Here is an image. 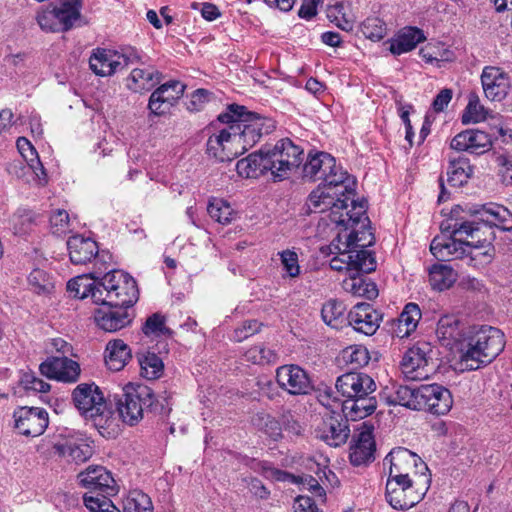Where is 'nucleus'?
<instances>
[{"label":"nucleus","mask_w":512,"mask_h":512,"mask_svg":"<svg viewBox=\"0 0 512 512\" xmlns=\"http://www.w3.org/2000/svg\"><path fill=\"white\" fill-rule=\"evenodd\" d=\"M370 221L364 227L361 225H345L337 228V235L329 244L331 254L330 267L335 271H346L349 276L353 273H370L375 270L376 262L367 247L375 242L374 234L369 227Z\"/></svg>","instance_id":"1"},{"label":"nucleus","mask_w":512,"mask_h":512,"mask_svg":"<svg viewBox=\"0 0 512 512\" xmlns=\"http://www.w3.org/2000/svg\"><path fill=\"white\" fill-rule=\"evenodd\" d=\"M355 191L346 193L344 188L320 184L308 198V207L312 212L330 210L329 219L336 229L345 225L364 227L369 218L366 215V202L354 200Z\"/></svg>","instance_id":"2"},{"label":"nucleus","mask_w":512,"mask_h":512,"mask_svg":"<svg viewBox=\"0 0 512 512\" xmlns=\"http://www.w3.org/2000/svg\"><path fill=\"white\" fill-rule=\"evenodd\" d=\"M217 119L223 124H230L240 155L253 147L263 134H269L275 129L273 120L250 113L244 106L237 104L229 105Z\"/></svg>","instance_id":"3"},{"label":"nucleus","mask_w":512,"mask_h":512,"mask_svg":"<svg viewBox=\"0 0 512 512\" xmlns=\"http://www.w3.org/2000/svg\"><path fill=\"white\" fill-rule=\"evenodd\" d=\"M504 346V334L499 329L491 326L473 327L460 348V365L462 369L477 370L494 360Z\"/></svg>","instance_id":"4"},{"label":"nucleus","mask_w":512,"mask_h":512,"mask_svg":"<svg viewBox=\"0 0 512 512\" xmlns=\"http://www.w3.org/2000/svg\"><path fill=\"white\" fill-rule=\"evenodd\" d=\"M393 401L413 410H424L436 415H444L452 407L450 391L439 384L420 386H398Z\"/></svg>","instance_id":"5"},{"label":"nucleus","mask_w":512,"mask_h":512,"mask_svg":"<svg viewBox=\"0 0 512 512\" xmlns=\"http://www.w3.org/2000/svg\"><path fill=\"white\" fill-rule=\"evenodd\" d=\"M303 174L312 181L322 180L321 184L344 188L346 193L355 191V178L338 166L334 157L325 152L309 155L303 167Z\"/></svg>","instance_id":"6"},{"label":"nucleus","mask_w":512,"mask_h":512,"mask_svg":"<svg viewBox=\"0 0 512 512\" xmlns=\"http://www.w3.org/2000/svg\"><path fill=\"white\" fill-rule=\"evenodd\" d=\"M99 285L104 301L100 305L132 307L138 300L136 281L122 270H111L101 276Z\"/></svg>","instance_id":"7"},{"label":"nucleus","mask_w":512,"mask_h":512,"mask_svg":"<svg viewBox=\"0 0 512 512\" xmlns=\"http://www.w3.org/2000/svg\"><path fill=\"white\" fill-rule=\"evenodd\" d=\"M266 163L274 180H284L303 161V150L290 139L279 140L273 147L266 146Z\"/></svg>","instance_id":"8"},{"label":"nucleus","mask_w":512,"mask_h":512,"mask_svg":"<svg viewBox=\"0 0 512 512\" xmlns=\"http://www.w3.org/2000/svg\"><path fill=\"white\" fill-rule=\"evenodd\" d=\"M151 392L146 386L132 384L122 388L120 394L114 395L117 411L122 421L130 426L143 418L144 408L151 405Z\"/></svg>","instance_id":"9"},{"label":"nucleus","mask_w":512,"mask_h":512,"mask_svg":"<svg viewBox=\"0 0 512 512\" xmlns=\"http://www.w3.org/2000/svg\"><path fill=\"white\" fill-rule=\"evenodd\" d=\"M75 407L86 418L94 421L96 426H102L109 418L110 412L100 388L94 383H81L72 393Z\"/></svg>","instance_id":"10"},{"label":"nucleus","mask_w":512,"mask_h":512,"mask_svg":"<svg viewBox=\"0 0 512 512\" xmlns=\"http://www.w3.org/2000/svg\"><path fill=\"white\" fill-rule=\"evenodd\" d=\"M139 60L138 51L132 47L125 48L121 52L96 48L89 58V66L96 75L106 77Z\"/></svg>","instance_id":"11"},{"label":"nucleus","mask_w":512,"mask_h":512,"mask_svg":"<svg viewBox=\"0 0 512 512\" xmlns=\"http://www.w3.org/2000/svg\"><path fill=\"white\" fill-rule=\"evenodd\" d=\"M14 428L25 437H38L48 427V412L41 407L21 406L13 412Z\"/></svg>","instance_id":"12"},{"label":"nucleus","mask_w":512,"mask_h":512,"mask_svg":"<svg viewBox=\"0 0 512 512\" xmlns=\"http://www.w3.org/2000/svg\"><path fill=\"white\" fill-rule=\"evenodd\" d=\"M429 352H431L429 344L421 343L412 346L404 353L400 368L407 380L419 381L429 377L432 371L429 367Z\"/></svg>","instance_id":"13"},{"label":"nucleus","mask_w":512,"mask_h":512,"mask_svg":"<svg viewBox=\"0 0 512 512\" xmlns=\"http://www.w3.org/2000/svg\"><path fill=\"white\" fill-rule=\"evenodd\" d=\"M348 419L343 412L331 411L327 413L315 430L316 437L329 446L338 447L343 445L350 435Z\"/></svg>","instance_id":"14"},{"label":"nucleus","mask_w":512,"mask_h":512,"mask_svg":"<svg viewBox=\"0 0 512 512\" xmlns=\"http://www.w3.org/2000/svg\"><path fill=\"white\" fill-rule=\"evenodd\" d=\"M67 249L70 260L75 265H85L92 260L95 261V265L101 270V266L106 263L107 259H110V255L106 252L99 253V248L91 238L83 237L82 235H74L67 241Z\"/></svg>","instance_id":"15"},{"label":"nucleus","mask_w":512,"mask_h":512,"mask_svg":"<svg viewBox=\"0 0 512 512\" xmlns=\"http://www.w3.org/2000/svg\"><path fill=\"white\" fill-rule=\"evenodd\" d=\"M276 381L279 387L290 395H305L313 388L308 373L295 364L278 367L276 369Z\"/></svg>","instance_id":"16"},{"label":"nucleus","mask_w":512,"mask_h":512,"mask_svg":"<svg viewBox=\"0 0 512 512\" xmlns=\"http://www.w3.org/2000/svg\"><path fill=\"white\" fill-rule=\"evenodd\" d=\"M481 84L485 97L495 102L504 100L511 88L509 75L502 68L496 66L483 68Z\"/></svg>","instance_id":"17"},{"label":"nucleus","mask_w":512,"mask_h":512,"mask_svg":"<svg viewBox=\"0 0 512 512\" xmlns=\"http://www.w3.org/2000/svg\"><path fill=\"white\" fill-rule=\"evenodd\" d=\"M375 451L373 427L363 423L358 433L353 436L350 445V462L354 466L366 465L375 459Z\"/></svg>","instance_id":"18"},{"label":"nucleus","mask_w":512,"mask_h":512,"mask_svg":"<svg viewBox=\"0 0 512 512\" xmlns=\"http://www.w3.org/2000/svg\"><path fill=\"white\" fill-rule=\"evenodd\" d=\"M226 125L207 140V154L219 162L231 161L240 155L230 124Z\"/></svg>","instance_id":"19"},{"label":"nucleus","mask_w":512,"mask_h":512,"mask_svg":"<svg viewBox=\"0 0 512 512\" xmlns=\"http://www.w3.org/2000/svg\"><path fill=\"white\" fill-rule=\"evenodd\" d=\"M337 391L346 399L356 396L375 393L376 383L372 377L362 372H348L339 376L336 380Z\"/></svg>","instance_id":"20"},{"label":"nucleus","mask_w":512,"mask_h":512,"mask_svg":"<svg viewBox=\"0 0 512 512\" xmlns=\"http://www.w3.org/2000/svg\"><path fill=\"white\" fill-rule=\"evenodd\" d=\"M41 374L49 379L74 383L80 375L79 364L67 357H50L39 366Z\"/></svg>","instance_id":"21"},{"label":"nucleus","mask_w":512,"mask_h":512,"mask_svg":"<svg viewBox=\"0 0 512 512\" xmlns=\"http://www.w3.org/2000/svg\"><path fill=\"white\" fill-rule=\"evenodd\" d=\"M469 329L457 316L444 315L438 320L436 335L442 345L451 348L460 345L462 348L469 335Z\"/></svg>","instance_id":"22"},{"label":"nucleus","mask_w":512,"mask_h":512,"mask_svg":"<svg viewBox=\"0 0 512 512\" xmlns=\"http://www.w3.org/2000/svg\"><path fill=\"white\" fill-rule=\"evenodd\" d=\"M102 271H95L89 275L77 276L67 283V291L74 298H90L93 303L99 304L104 301L103 291L99 285Z\"/></svg>","instance_id":"23"},{"label":"nucleus","mask_w":512,"mask_h":512,"mask_svg":"<svg viewBox=\"0 0 512 512\" xmlns=\"http://www.w3.org/2000/svg\"><path fill=\"white\" fill-rule=\"evenodd\" d=\"M347 319L355 331L371 336L379 328L382 317L369 303H357L348 313Z\"/></svg>","instance_id":"24"},{"label":"nucleus","mask_w":512,"mask_h":512,"mask_svg":"<svg viewBox=\"0 0 512 512\" xmlns=\"http://www.w3.org/2000/svg\"><path fill=\"white\" fill-rule=\"evenodd\" d=\"M99 308L95 313L97 326L105 332H116L121 330L133 320V314L125 306H107Z\"/></svg>","instance_id":"25"},{"label":"nucleus","mask_w":512,"mask_h":512,"mask_svg":"<svg viewBox=\"0 0 512 512\" xmlns=\"http://www.w3.org/2000/svg\"><path fill=\"white\" fill-rule=\"evenodd\" d=\"M450 147L456 151H467L480 155L492 147V138L484 131L468 129L454 136Z\"/></svg>","instance_id":"26"},{"label":"nucleus","mask_w":512,"mask_h":512,"mask_svg":"<svg viewBox=\"0 0 512 512\" xmlns=\"http://www.w3.org/2000/svg\"><path fill=\"white\" fill-rule=\"evenodd\" d=\"M81 485L88 491L101 492L108 495L117 493V486L111 473L103 466H89L78 475Z\"/></svg>","instance_id":"27"},{"label":"nucleus","mask_w":512,"mask_h":512,"mask_svg":"<svg viewBox=\"0 0 512 512\" xmlns=\"http://www.w3.org/2000/svg\"><path fill=\"white\" fill-rule=\"evenodd\" d=\"M472 243L461 241L452 234L450 237L436 236L430 244V251L439 261H450L465 257L466 246H470Z\"/></svg>","instance_id":"28"},{"label":"nucleus","mask_w":512,"mask_h":512,"mask_svg":"<svg viewBox=\"0 0 512 512\" xmlns=\"http://www.w3.org/2000/svg\"><path fill=\"white\" fill-rule=\"evenodd\" d=\"M55 453L76 464L87 461L93 455V447L85 439L65 440L54 444Z\"/></svg>","instance_id":"29"},{"label":"nucleus","mask_w":512,"mask_h":512,"mask_svg":"<svg viewBox=\"0 0 512 512\" xmlns=\"http://www.w3.org/2000/svg\"><path fill=\"white\" fill-rule=\"evenodd\" d=\"M376 408L377 399L374 393H367V395L345 399L342 403V412L352 421L370 416L375 412Z\"/></svg>","instance_id":"30"},{"label":"nucleus","mask_w":512,"mask_h":512,"mask_svg":"<svg viewBox=\"0 0 512 512\" xmlns=\"http://www.w3.org/2000/svg\"><path fill=\"white\" fill-rule=\"evenodd\" d=\"M425 40L426 37L421 29L412 26L404 27L390 40L389 50L394 55H401L412 51Z\"/></svg>","instance_id":"31"},{"label":"nucleus","mask_w":512,"mask_h":512,"mask_svg":"<svg viewBox=\"0 0 512 512\" xmlns=\"http://www.w3.org/2000/svg\"><path fill=\"white\" fill-rule=\"evenodd\" d=\"M469 212L473 215H480L482 222H490L507 231L512 229V213L502 205L491 203L469 210Z\"/></svg>","instance_id":"32"},{"label":"nucleus","mask_w":512,"mask_h":512,"mask_svg":"<svg viewBox=\"0 0 512 512\" xmlns=\"http://www.w3.org/2000/svg\"><path fill=\"white\" fill-rule=\"evenodd\" d=\"M162 74L153 67L135 68L131 71L127 86L136 93L150 91L161 81Z\"/></svg>","instance_id":"33"},{"label":"nucleus","mask_w":512,"mask_h":512,"mask_svg":"<svg viewBox=\"0 0 512 512\" xmlns=\"http://www.w3.org/2000/svg\"><path fill=\"white\" fill-rule=\"evenodd\" d=\"M16 146L24 161L36 175L39 183L45 185L47 183V174L34 146L25 137H19Z\"/></svg>","instance_id":"34"},{"label":"nucleus","mask_w":512,"mask_h":512,"mask_svg":"<svg viewBox=\"0 0 512 512\" xmlns=\"http://www.w3.org/2000/svg\"><path fill=\"white\" fill-rule=\"evenodd\" d=\"M265 149L252 153L236 164L237 173L246 178H256L269 171Z\"/></svg>","instance_id":"35"},{"label":"nucleus","mask_w":512,"mask_h":512,"mask_svg":"<svg viewBox=\"0 0 512 512\" xmlns=\"http://www.w3.org/2000/svg\"><path fill=\"white\" fill-rule=\"evenodd\" d=\"M472 242L470 246H466L465 256L468 257L469 265L480 268L491 263L495 255V249L491 241L477 239Z\"/></svg>","instance_id":"36"},{"label":"nucleus","mask_w":512,"mask_h":512,"mask_svg":"<svg viewBox=\"0 0 512 512\" xmlns=\"http://www.w3.org/2000/svg\"><path fill=\"white\" fill-rule=\"evenodd\" d=\"M131 358V350L122 340L117 339L108 342L106 347L105 362L109 370H122Z\"/></svg>","instance_id":"37"},{"label":"nucleus","mask_w":512,"mask_h":512,"mask_svg":"<svg viewBox=\"0 0 512 512\" xmlns=\"http://www.w3.org/2000/svg\"><path fill=\"white\" fill-rule=\"evenodd\" d=\"M386 500L394 509L407 510L419 502V496L414 494L413 489L394 487L392 481H387Z\"/></svg>","instance_id":"38"},{"label":"nucleus","mask_w":512,"mask_h":512,"mask_svg":"<svg viewBox=\"0 0 512 512\" xmlns=\"http://www.w3.org/2000/svg\"><path fill=\"white\" fill-rule=\"evenodd\" d=\"M343 288L354 296L365 297L369 300L376 298L378 295L376 284L360 275V272L353 273L349 278L345 279L343 281Z\"/></svg>","instance_id":"39"},{"label":"nucleus","mask_w":512,"mask_h":512,"mask_svg":"<svg viewBox=\"0 0 512 512\" xmlns=\"http://www.w3.org/2000/svg\"><path fill=\"white\" fill-rule=\"evenodd\" d=\"M429 283L434 290L449 289L457 280L456 271L447 264H433L429 269Z\"/></svg>","instance_id":"40"},{"label":"nucleus","mask_w":512,"mask_h":512,"mask_svg":"<svg viewBox=\"0 0 512 512\" xmlns=\"http://www.w3.org/2000/svg\"><path fill=\"white\" fill-rule=\"evenodd\" d=\"M421 319V311L417 304L408 303L400 314L395 329V333L400 338L410 336L417 328Z\"/></svg>","instance_id":"41"},{"label":"nucleus","mask_w":512,"mask_h":512,"mask_svg":"<svg viewBox=\"0 0 512 512\" xmlns=\"http://www.w3.org/2000/svg\"><path fill=\"white\" fill-rule=\"evenodd\" d=\"M82 3L80 0H61L54 8L63 32L70 30L81 17Z\"/></svg>","instance_id":"42"},{"label":"nucleus","mask_w":512,"mask_h":512,"mask_svg":"<svg viewBox=\"0 0 512 512\" xmlns=\"http://www.w3.org/2000/svg\"><path fill=\"white\" fill-rule=\"evenodd\" d=\"M385 460H389L390 462V471L399 472V471H410L414 467L417 466V462L420 458L410 450L398 447L393 449Z\"/></svg>","instance_id":"43"},{"label":"nucleus","mask_w":512,"mask_h":512,"mask_svg":"<svg viewBox=\"0 0 512 512\" xmlns=\"http://www.w3.org/2000/svg\"><path fill=\"white\" fill-rule=\"evenodd\" d=\"M473 174V167L467 158L459 157L451 160L447 169V181L453 187H460L467 183Z\"/></svg>","instance_id":"44"},{"label":"nucleus","mask_w":512,"mask_h":512,"mask_svg":"<svg viewBox=\"0 0 512 512\" xmlns=\"http://www.w3.org/2000/svg\"><path fill=\"white\" fill-rule=\"evenodd\" d=\"M112 512H153L150 497L142 491H131L122 502V509L113 507Z\"/></svg>","instance_id":"45"},{"label":"nucleus","mask_w":512,"mask_h":512,"mask_svg":"<svg viewBox=\"0 0 512 512\" xmlns=\"http://www.w3.org/2000/svg\"><path fill=\"white\" fill-rule=\"evenodd\" d=\"M346 306L343 302L330 299L322 307L321 316L323 321L332 328H340L345 322Z\"/></svg>","instance_id":"46"},{"label":"nucleus","mask_w":512,"mask_h":512,"mask_svg":"<svg viewBox=\"0 0 512 512\" xmlns=\"http://www.w3.org/2000/svg\"><path fill=\"white\" fill-rule=\"evenodd\" d=\"M489 110L481 104L478 94L471 92L468 95V104L462 114V123H480L488 117Z\"/></svg>","instance_id":"47"},{"label":"nucleus","mask_w":512,"mask_h":512,"mask_svg":"<svg viewBox=\"0 0 512 512\" xmlns=\"http://www.w3.org/2000/svg\"><path fill=\"white\" fill-rule=\"evenodd\" d=\"M207 211L213 220L222 225L231 223L235 214L230 204L220 198L210 200Z\"/></svg>","instance_id":"48"},{"label":"nucleus","mask_w":512,"mask_h":512,"mask_svg":"<svg viewBox=\"0 0 512 512\" xmlns=\"http://www.w3.org/2000/svg\"><path fill=\"white\" fill-rule=\"evenodd\" d=\"M111 495L88 491L83 496L84 505L91 512H112L113 507H115L112 501L109 499Z\"/></svg>","instance_id":"49"},{"label":"nucleus","mask_w":512,"mask_h":512,"mask_svg":"<svg viewBox=\"0 0 512 512\" xmlns=\"http://www.w3.org/2000/svg\"><path fill=\"white\" fill-rule=\"evenodd\" d=\"M342 359L347 364L352 365L354 368L366 366L370 359L368 349L363 345H351L342 351Z\"/></svg>","instance_id":"50"},{"label":"nucleus","mask_w":512,"mask_h":512,"mask_svg":"<svg viewBox=\"0 0 512 512\" xmlns=\"http://www.w3.org/2000/svg\"><path fill=\"white\" fill-rule=\"evenodd\" d=\"M244 358L253 364L265 365L275 363L277 361V354L264 344H257L244 353Z\"/></svg>","instance_id":"51"},{"label":"nucleus","mask_w":512,"mask_h":512,"mask_svg":"<svg viewBox=\"0 0 512 512\" xmlns=\"http://www.w3.org/2000/svg\"><path fill=\"white\" fill-rule=\"evenodd\" d=\"M141 375L146 379L153 380L160 377L163 371V362L155 353H147L139 359Z\"/></svg>","instance_id":"52"},{"label":"nucleus","mask_w":512,"mask_h":512,"mask_svg":"<svg viewBox=\"0 0 512 512\" xmlns=\"http://www.w3.org/2000/svg\"><path fill=\"white\" fill-rule=\"evenodd\" d=\"M361 31L366 38L380 41L387 34V27L382 19L372 16L362 23Z\"/></svg>","instance_id":"53"},{"label":"nucleus","mask_w":512,"mask_h":512,"mask_svg":"<svg viewBox=\"0 0 512 512\" xmlns=\"http://www.w3.org/2000/svg\"><path fill=\"white\" fill-rule=\"evenodd\" d=\"M36 19L40 28L46 32H63L54 6L38 12Z\"/></svg>","instance_id":"54"},{"label":"nucleus","mask_w":512,"mask_h":512,"mask_svg":"<svg viewBox=\"0 0 512 512\" xmlns=\"http://www.w3.org/2000/svg\"><path fill=\"white\" fill-rule=\"evenodd\" d=\"M31 289L38 294L49 293L54 285L48 274L41 269H34L28 276Z\"/></svg>","instance_id":"55"},{"label":"nucleus","mask_w":512,"mask_h":512,"mask_svg":"<svg viewBox=\"0 0 512 512\" xmlns=\"http://www.w3.org/2000/svg\"><path fill=\"white\" fill-rule=\"evenodd\" d=\"M451 233L461 241H468V238H471V241H476V238L479 239V223L474 221L456 222L452 227Z\"/></svg>","instance_id":"56"},{"label":"nucleus","mask_w":512,"mask_h":512,"mask_svg":"<svg viewBox=\"0 0 512 512\" xmlns=\"http://www.w3.org/2000/svg\"><path fill=\"white\" fill-rule=\"evenodd\" d=\"M257 426L273 440L282 436V424L269 414H259L256 419Z\"/></svg>","instance_id":"57"},{"label":"nucleus","mask_w":512,"mask_h":512,"mask_svg":"<svg viewBox=\"0 0 512 512\" xmlns=\"http://www.w3.org/2000/svg\"><path fill=\"white\" fill-rule=\"evenodd\" d=\"M169 99L170 98H164L163 94L156 88L149 97L148 109L155 116H163L173 107Z\"/></svg>","instance_id":"58"},{"label":"nucleus","mask_w":512,"mask_h":512,"mask_svg":"<svg viewBox=\"0 0 512 512\" xmlns=\"http://www.w3.org/2000/svg\"><path fill=\"white\" fill-rule=\"evenodd\" d=\"M186 86L177 80H170L159 87L157 89L161 94H163L164 98H170L169 102L175 106L179 99L183 96Z\"/></svg>","instance_id":"59"},{"label":"nucleus","mask_w":512,"mask_h":512,"mask_svg":"<svg viewBox=\"0 0 512 512\" xmlns=\"http://www.w3.org/2000/svg\"><path fill=\"white\" fill-rule=\"evenodd\" d=\"M142 331L147 336H160L168 333L169 329L165 326L164 316L155 313L147 318Z\"/></svg>","instance_id":"60"},{"label":"nucleus","mask_w":512,"mask_h":512,"mask_svg":"<svg viewBox=\"0 0 512 512\" xmlns=\"http://www.w3.org/2000/svg\"><path fill=\"white\" fill-rule=\"evenodd\" d=\"M281 264L286 272V275L295 278L300 274V266L298 263V255L292 250H284L279 252Z\"/></svg>","instance_id":"61"},{"label":"nucleus","mask_w":512,"mask_h":512,"mask_svg":"<svg viewBox=\"0 0 512 512\" xmlns=\"http://www.w3.org/2000/svg\"><path fill=\"white\" fill-rule=\"evenodd\" d=\"M69 215L64 209L55 210L50 216L51 231L55 235H61L69 230Z\"/></svg>","instance_id":"62"},{"label":"nucleus","mask_w":512,"mask_h":512,"mask_svg":"<svg viewBox=\"0 0 512 512\" xmlns=\"http://www.w3.org/2000/svg\"><path fill=\"white\" fill-rule=\"evenodd\" d=\"M20 383L27 391L45 393L50 390V385L38 378L33 372H25L21 376Z\"/></svg>","instance_id":"63"},{"label":"nucleus","mask_w":512,"mask_h":512,"mask_svg":"<svg viewBox=\"0 0 512 512\" xmlns=\"http://www.w3.org/2000/svg\"><path fill=\"white\" fill-rule=\"evenodd\" d=\"M34 221V213L25 208H20L12 217L14 229L17 233H25Z\"/></svg>","instance_id":"64"}]
</instances>
